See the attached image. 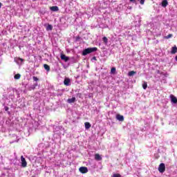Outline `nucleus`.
<instances>
[{
  "instance_id": "20",
  "label": "nucleus",
  "mask_w": 177,
  "mask_h": 177,
  "mask_svg": "<svg viewBox=\"0 0 177 177\" xmlns=\"http://www.w3.org/2000/svg\"><path fill=\"white\" fill-rule=\"evenodd\" d=\"M143 89H147V82H145L142 84Z\"/></svg>"
},
{
  "instance_id": "30",
  "label": "nucleus",
  "mask_w": 177,
  "mask_h": 177,
  "mask_svg": "<svg viewBox=\"0 0 177 177\" xmlns=\"http://www.w3.org/2000/svg\"><path fill=\"white\" fill-rule=\"evenodd\" d=\"M2 8V3H0V8Z\"/></svg>"
},
{
  "instance_id": "15",
  "label": "nucleus",
  "mask_w": 177,
  "mask_h": 177,
  "mask_svg": "<svg viewBox=\"0 0 177 177\" xmlns=\"http://www.w3.org/2000/svg\"><path fill=\"white\" fill-rule=\"evenodd\" d=\"M53 30V26L50 24H48L46 27V30L47 31H52Z\"/></svg>"
},
{
  "instance_id": "19",
  "label": "nucleus",
  "mask_w": 177,
  "mask_h": 177,
  "mask_svg": "<svg viewBox=\"0 0 177 177\" xmlns=\"http://www.w3.org/2000/svg\"><path fill=\"white\" fill-rule=\"evenodd\" d=\"M102 41H104V44H107V42H109V39L106 37H104L102 38Z\"/></svg>"
},
{
  "instance_id": "4",
  "label": "nucleus",
  "mask_w": 177,
  "mask_h": 177,
  "mask_svg": "<svg viewBox=\"0 0 177 177\" xmlns=\"http://www.w3.org/2000/svg\"><path fill=\"white\" fill-rule=\"evenodd\" d=\"M80 172H81V174H87L88 172V167H81L79 169Z\"/></svg>"
},
{
  "instance_id": "25",
  "label": "nucleus",
  "mask_w": 177,
  "mask_h": 177,
  "mask_svg": "<svg viewBox=\"0 0 177 177\" xmlns=\"http://www.w3.org/2000/svg\"><path fill=\"white\" fill-rule=\"evenodd\" d=\"M140 5H145V0H140Z\"/></svg>"
},
{
  "instance_id": "12",
  "label": "nucleus",
  "mask_w": 177,
  "mask_h": 177,
  "mask_svg": "<svg viewBox=\"0 0 177 177\" xmlns=\"http://www.w3.org/2000/svg\"><path fill=\"white\" fill-rule=\"evenodd\" d=\"M76 99L75 97H73L72 98L68 99L67 102L68 103H75Z\"/></svg>"
},
{
  "instance_id": "11",
  "label": "nucleus",
  "mask_w": 177,
  "mask_h": 177,
  "mask_svg": "<svg viewBox=\"0 0 177 177\" xmlns=\"http://www.w3.org/2000/svg\"><path fill=\"white\" fill-rule=\"evenodd\" d=\"M162 8H167V6H168V1L163 0L162 1Z\"/></svg>"
},
{
  "instance_id": "27",
  "label": "nucleus",
  "mask_w": 177,
  "mask_h": 177,
  "mask_svg": "<svg viewBox=\"0 0 177 177\" xmlns=\"http://www.w3.org/2000/svg\"><path fill=\"white\" fill-rule=\"evenodd\" d=\"M18 60H20L21 62H24V59H23V58H20V57L18 58Z\"/></svg>"
},
{
  "instance_id": "23",
  "label": "nucleus",
  "mask_w": 177,
  "mask_h": 177,
  "mask_svg": "<svg viewBox=\"0 0 177 177\" xmlns=\"http://www.w3.org/2000/svg\"><path fill=\"white\" fill-rule=\"evenodd\" d=\"M112 177H121V174H114Z\"/></svg>"
},
{
  "instance_id": "2",
  "label": "nucleus",
  "mask_w": 177,
  "mask_h": 177,
  "mask_svg": "<svg viewBox=\"0 0 177 177\" xmlns=\"http://www.w3.org/2000/svg\"><path fill=\"white\" fill-rule=\"evenodd\" d=\"M158 169L160 174H164V172H165V164L160 163Z\"/></svg>"
},
{
  "instance_id": "18",
  "label": "nucleus",
  "mask_w": 177,
  "mask_h": 177,
  "mask_svg": "<svg viewBox=\"0 0 177 177\" xmlns=\"http://www.w3.org/2000/svg\"><path fill=\"white\" fill-rule=\"evenodd\" d=\"M21 77V75H20L19 73H17L14 76V78L15 80H20Z\"/></svg>"
},
{
  "instance_id": "7",
  "label": "nucleus",
  "mask_w": 177,
  "mask_h": 177,
  "mask_svg": "<svg viewBox=\"0 0 177 177\" xmlns=\"http://www.w3.org/2000/svg\"><path fill=\"white\" fill-rule=\"evenodd\" d=\"M170 99H171V103H174V104H177V98L174 95H170Z\"/></svg>"
},
{
  "instance_id": "17",
  "label": "nucleus",
  "mask_w": 177,
  "mask_h": 177,
  "mask_svg": "<svg viewBox=\"0 0 177 177\" xmlns=\"http://www.w3.org/2000/svg\"><path fill=\"white\" fill-rule=\"evenodd\" d=\"M135 74H136V71H131L129 72L128 75L129 77H132L133 75H135Z\"/></svg>"
},
{
  "instance_id": "10",
  "label": "nucleus",
  "mask_w": 177,
  "mask_h": 177,
  "mask_svg": "<svg viewBox=\"0 0 177 177\" xmlns=\"http://www.w3.org/2000/svg\"><path fill=\"white\" fill-rule=\"evenodd\" d=\"M177 52V47L176 46H174V47L171 48V55H175Z\"/></svg>"
},
{
  "instance_id": "21",
  "label": "nucleus",
  "mask_w": 177,
  "mask_h": 177,
  "mask_svg": "<svg viewBox=\"0 0 177 177\" xmlns=\"http://www.w3.org/2000/svg\"><path fill=\"white\" fill-rule=\"evenodd\" d=\"M172 34H169L167 36L165 37V39H169V38H172Z\"/></svg>"
},
{
  "instance_id": "22",
  "label": "nucleus",
  "mask_w": 177,
  "mask_h": 177,
  "mask_svg": "<svg viewBox=\"0 0 177 177\" xmlns=\"http://www.w3.org/2000/svg\"><path fill=\"white\" fill-rule=\"evenodd\" d=\"M32 78H33V81H35V82H37V81H39V79H38V77L35 76H33Z\"/></svg>"
},
{
  "instance_id": "28",
  "label": "nucleus",
  "mask_w": 177,
  "mask_h": 177,
  "mask_svg": "<svg viewBox=\"0 0 177 177\" xmlns=\"http://www.w3.org/2000/svg\"><path fill=\"white\" fill-rule=\"evenodd\" d=\"M129 1L130 2H133V3L136 2V0H129Z\"/></svg>"
},
{
  "instance_id": "29",
  "label": "nucleus",
  "mask_w": 177,
  "mask_h": 177,
  "mask_svg": "<svg viewBox=\"0 0 177 177\" xmlns=\"http://www.w3.org/2000/svg\"><path fill=\"white\" fill-rule=\"evenodd\" d=\"M93 60H97L96 57H93Z\"/></svg>"
},
{
  "instance_id": "13",
  "label": "nucleus",
  "mask_w": 177,
  "mask_h": 177,
  "mask_svg": "<svg viewBox=\"0 0 177 177\" xmlns=\"http://www.w3.org/2000/svg\"><path fill=\"white\" fill-rule=\"evenodd\" d=\"M50 9L53 12H57V10H59V7H57V6H52V7L50 8Z\"/></svg>"
},
{
  "instance_id": "24",
  "label": "nucleus",
  "mask_w": 177,
  "mask_h": 177,
  "mask_svg": "<svg viewBox=\"0 0 177 177\" xmlns=\"http://www.w3.org/2000/svg\"><path fill=\"white\" fill-rule=\"evenodd\" d=\"M111 72L112 73V74H114V73H115V68H112L111 69Z\"/></svg>"
},
{
  "instance_id": "3",
  "label": "nucleus",
  "mask_w": 177,
  "mask_h": 177,
  "mask_svg": "<svg viewBox=\"0 0 177 177\" xmlns=\"http://www.w3.org/2000/svg\"><path fill=\"white\" fill-rule=\"evenodd\" d=\"M21 167H23V168H26V167H27V161L26 160V158H24V156H21Z\"/></svg>"
},
{
  "instance_id": "26",
  "label": "nucleus",
  "mask_w": 177,
  "mask_h": 177,
  "mask_svg": "<svg viewBox=\"0 0 177 177\" xmlns=\"http://www.w3.org/2000/svg\"><path fill=\"white\" fill-rule=\"evenodd\" d=\"M6 111H9V108L8 106H5L4 107Z\"/></svg>"
},
{
  "instance_id": "8",
  "label": "nucleus",
  "mask_w": 177,
  "mask_h": 177,
  "mask_svg": "<svg viewBox=\"0 0 177 177\" xmlns=\"http://www.w3.org/2000/svg\"><path fill=\"white\" fill-rule=\"evenodd\" d=\"M61 59L65 62H68V60H70V58L66 56V55L64 54H61Z\"/></svg>"
},
{
  "instance_id": "16",
  "label": "nucleus",
  "mask_w": 177,
  "mask_h": 177,
  "mask_svg": "<svg viewBox=\"0 0 177 177\" xmlns=\"http://www.w3.org/2000/svg\"><path fill=\"white\" fill-rule=\"evenodd\" d=\"M84 125H85V128L86 129H89V128H91V123L88 122H86L84 123Z\"/></svg>"
},
{
  "instance_id": "6",
  "label": "nucleus",
  "mask_w": 177,
  "mask_h": 177,
  "mask_svg": "<svg viewBox=\"0 0 177 177\" xmlns=\"http://www.w3.org/2000/svg\"><path fill=\"white\" fill-rule=\"evenodd\" d=\"M94 158L95 161H102L103 160V158H102V156H100L99 153H95L94 155Z\"/></svg>"
},
{
  "instance_id": "9",
  "label": "nucleus",
  "mask_w": 177,
  "mask_h": 177,
  "mask_svg": "<svg viewBox=\"0 0 177 177\" xmlns=\"http://www.w3.org/2000/svg\"><path fill=\"white\" fill-rule=\"evenodd\" d=\"M116 120L121 122L124 121V115L120 114L116 115Z\"/></svg>"
},
{
  "instance_id": "14",
  "label": "nucleus",
  "mask_w": 177,
  "mask_h": 177,
  "mask_svg": "<svg viewBox=\"0 0 177 177\" xmlns=\"http://www.w3.org/2000/svg\"><path fill=\"white\" fill-rule=\"evenodd\" d=\"M44 68H45V70H46V71H50V66H49V65L44 64Z\"/></svg>"
},
{
  "instance_id": "1",
  "label": "nucleus",
  "mask_w": 177,
  "mask_h": 177,
  "mask_svg": "<svg viewBox=\"0 0 177 177\" xmlns=\"http://www.w3.org/2000/svg\"><path fill=\"white\" fill-rule=\"evenodd\" d=\"M97 50V48L96 47L88 48L82 51V55L86 56V55H89V53H93V52H96Z\"/></svg>"
},
{
  "instance_id": "5",
  "label": "nucleus",
  "mask_w": 177,
  "mask_h": 177,
  "mask_svg": "<svg viewBox=\"0 0 177 177\" xmlns=\"http://www.w3.org/2000/svg\"><path fill=\"white\" fill-rule=\"evenodd\" d=\"M71 82V80L68 77H66L64 80V84L66 86H70V83Z\"/></svg>"
},
{
  "instance_id": "31",
  "label": "nucleus",
  "mask_w": 177,
  "mask_h": 177,
  "mask_svg": "<svg viewBox=\"0 0 177 177\" xmlns=\"http://www.w3.org/2000/svg\"><path fill=\"white\" fill-rule=\"evenodd\" d=\"M176 62H177V56H176Z\"/></svg>"
}]
</instances>
